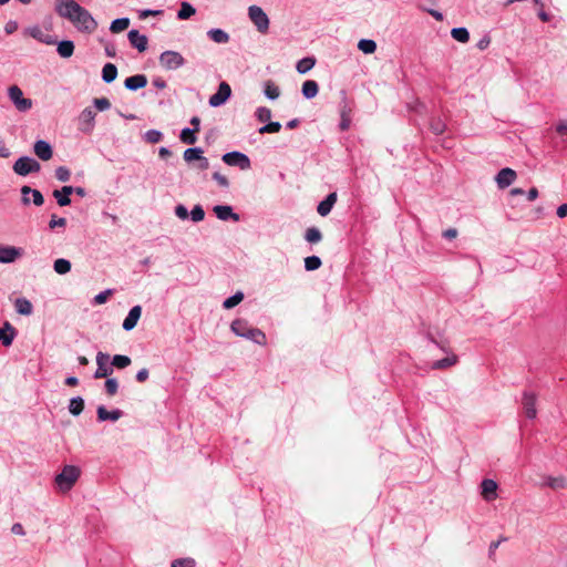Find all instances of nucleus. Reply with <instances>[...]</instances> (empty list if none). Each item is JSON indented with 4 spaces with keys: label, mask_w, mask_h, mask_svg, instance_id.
<instances>
[{
    "label": "nucleus",
    "mask_w": 567,
    "mask_h": 567,
    "mask_svg": "<svg viewBox=\"0 0 567 567\" xmlns=\"http://www.w3.org/2000/svg\"><path fill=\"white\" fill-rule=\"evenodd\" d=\"M202 154L203 150L200 147H190L184 151L183 157L187 163H190L200 158Z\"/></svg>",
    "instance_id": "47"
},
{
    "label": "nucleus",
    "mask_w": 567,
    "mask_h": 567,
    "mask_svg": "<svg viewBox=\"0 0 567 567\" xmlns=\"http://www.w3.org/2000/svg\"><path fill=\"white\" fill-rule=\"evenodd\" d=\"M322 265V261L320 259V257L318 256H309V257H306L305 258V269L307 271H315L317 269H319Z\"/></svg>",
    "instance_id": "45"
},
{
    "label": "nucleus",
    "mask_w": 567,
    "mask_h": 567,
    "mask_svg": "<svg viewBox=\"0 0 567 567\" xmlns=\"http://www.w3.org/2000/svg\"><path fill=\"white\" fill-rule=\"evenodd\" d=\"M522 404L525 410L526 417L533 420L536 417V394L533 392L525 391L522 398Z\"/></svg>",
    "instance_id": "13"
},
{
    "label": "nucleus",
    "mask_w": 567,
    "mask_h": 567,
    "mask_svg": "<svg viewBox=\"0 0 567 567\" xmlns=\"http://www.w3.org/2000/svg\"><path fill=\"white\" fill-rule=\"evenodd\" d=\"M131 358L127 357V355H124V354H115L113 358H112V362H111V365L112 368L115 367L117 369H125L126 367H128L131 364Z\"/></svg>",
    "instance_id": "43"
},
{
    "label": "nucleus",
    "mask_w": 567,
    "mask_h": 567,
    "mask_svg": "<svg viewBox=\"0 0 567 567\" xmlns=\"http://www.w3.org/2000/svg\"><path fill=\"white\" fill-rule=\"evenodd\" d=\"M69 412L74 415V416H78L82 413L83 409H84V400L82 396H75V398H72L70 400V403H69Z\"/></svg>",
    "instance_id": "32"
},
{
    "label": "nucleus",
    "mask_w": 567,
    "mask_h": 567,
    "mask_svg": "<svg viewBox=\"0 0 567 567\" xmlns=\"http://www.w3.org/2000/svg\"><path fill=\"white\" fill-rule=\"evenodd\" d=\"M16 336H17L16 328L9 321H6L2 326V328H0V342L4 347H10L12 344Z\"/></svg>",
    "instance_id": "19"
},
{
    "label": "nucleus",
    "mask_w": 567,
    "mask_h": 567,
    "mask_svg": "<svg viewBox=\"0 0 567 567\" xmlns=\"http://www.w3.org/2000/svg\"><path fill=\"white\" fill-rule=\"evenodd\" d=\"M516 177L517 174L514 169L505 167L497 173L495 181L498 188L504 189L511 186L515 182Z\"/></svg>",
    "instance_id": "12"
},
{
    "label": "nucleus",
    "mask_w": 567,
    "mask_h": 567,
    "mask_svg": "<svg viewBox=\"0 0 567 567\" xmlns=\"http://www.w3.org/2000/svg\"><path fill=\"white\" fill-rule=\"evenodd\" d=\"M231 95L230 85L227 82H220L217 92L209 97V105L218 107L227 102Z\"/></svg>",
    "instance_id": "10"
},
{
    "label": "nucleus",
    "mask_w": 567,
    "mask_h": 567,
    "mask_svg": "<svg viewBox=\"0 0 567 567\" xmlns=\"http://www.w3.org/2000/svg\"><path fill=\"white\" fill-rule=\"evenodd\" d=\"M244 292L243 291H237L236 293H234L233 296L226 298L223 302V307L225 309H231L234 307H236L237 305H239L243 300H244Z\"/></svg>",
    "instance_id": "39"
},
{
    "label": "nucleus",
    "mask_w": 567,
    "mask_h": 567,
    "mask_svg": "<svg viewBox=\"0 0 567 567\" xmlns=\"http://www.w3.org/2000/svg\"><path fill=\"white\" fill-rule=\"evenodd\" d=\"M56 51L61 58L68 59L74 53V43L71 40H62L58 42Z\"/></svg>",
    "instance_id": "30"
},
{
    "label": "nucleus",
    "mask_w": 567,
    "mask_h": 567,
    "mask_svg": "<svg viewBox=\"0 0 567 567\" xmlns=\"http://www.w3.org/2000/svg\"><path fill=\"white\" fill-rule=\"evenodd\" d=\"M105 392L109 396H113L118 391V382L115 378H107L104 383Z\"/></svg>",
    "instance_id": "50"
},
{
    "label": "nucleus",
    "mask_w": 567,
    "mask_h": 567,
    "mask_svg": "<svg viewBox=\"0 0 567 567\" xmlns=\"http://www.w3.org/2000/svg\"><path fill=\"white\" fill-rule=\"evenodd\" d=\"M256 118L261 123H267L271 118V110L267 106H259L255 111Z\"/></svg>",
    "instance_id": "49"
},
{
    "label": "nucleus",
    "mask_w": 567,
    "mask_h": 567,
    "mask_svg": "<svg viewBox=\"0 0 567 567\" xmlns=\"http://www.w3.org/2000/svg\"><path fill=\"white\" fill-rule=\"evenodd\" d=\"M31 194V187L30 186H22L21 187V202L23 205H29L31 203V199L29 198V195Z\"/></svg>",
    "instance_id": "63"
},
{
    "label": "nucleus",
    "mask_w": 567,
    "mask_h": 567,
    "mask_svg": "<svg viewBox=\"0 0 567 567\" xmlns=\"http://www.w3.org/2000/svg\"><path fill=\"white\" fill-rule=\"evenodd\" d=\"M458 359L457 355L454 353L449 354L447 357L436 360L432 363L431 368L433 370H443L450 367H453L457 363Z\"/></svg>",
    "instance_id": "25"
},
{
    "label": "nucleus",
    "mask_w": 567,
    "mask_h": 567,
    "mask_svg": "<svg viewBox=\"0 0 567 567\" xmlns=\"http://www.w3.org/2000/svg\"><path fill=\"white\" fill-rule=\"evenodd\" d=\"M189 217L194 223H199L205 218V210L202 205L197 204L189 212Z\"/></svg>",
    "instance_id": "53"
},
{
    "label": "nucleus",
    "mask_w": 567,
    "mask_h": 567,
    "mask_svg": "<svg viewBox=\"0 0 567 567\" xmlns=\"http://www.w3.org/2000/svg\"><path fill=\"white\" fill-rule=\"evenodd\" d=\"M426 338L430 342H432L433 344L439 347L443 352H445L447 354L452 353L451 348H450V342L446 339L437 340L430 332L426 334Z\"/></svg>",
    "instance_id": "46"
},
{
    "label": "nucleus",
    "mask_w": 567,
    "mask_h": 567,
    "mask_svg": "<svg viewBox=\"0 0 567 567\" xmlns=\"http://www.w3.org/2000/svg\"><path fill=\"white\" fill-rule=\"evenodd\" d=\"M55 178L60 182H69L71 178V172L66 166H59L55 169Z\"/></svg>",
    "instance_id": "54"
},
{
    "label": "nucleus",
    "mask_w": 567,
    "mask_h": 567,
    "mask_svg": "<svg viewBox=\"0 0 567 567\" xmlns=\"http://www.w3.org/2000/svg\"><path fill=\"white\" fill-rule=\"evenodd\" d=\"M73 194L72 186L65 185L60 189L53 190V197L56 199L59 206L64 207L71 204V195Z\"/></svg>",
    "instance_id": "21"
},
{
    "label": "nucleus",
    "mask_w": 567,
    "mask_h": 567,
    "mask_svg": "<svg viewBox=\"0 0 567 567\" xmlns=\"http://www.w3.org/2000/svg\"><path fill=\"white\" fill-rule=\"evenodd\" d=\"M556 132L563 137L567 136V121H559L556 125Z\"/></svg>",
    "instance_id": "64"
},
{
    "label": "nucleus",
    "mask_w": 567,
    "mask_h": 567,
    "mask_svg": "<svg viewBox=\"0 0 567 567\" xmlns=\"http://www.w3.org/2000/svg\"><path fill=\"white\" fill-rule=\"evenodd\" d=\"M281 130V124L279 122H267L265 125L258 128L259 134H272L278 133Z\"/></svg>",
    "instance_id": "48"
},
{
    "label": "nucleus",
    "mask_w": 567,
    "mask_h": 567,
    "mask_svg": "<svg viewBox=\"0 0 567 567\" xmlns=\"http://www.w3.org/2000/svg\"><path fill=\"white\" fill-rule=\"evenodd\" d=\"M342 94H343V97H342V101H341L340 107H339L340 117L351 118V112H352L351 105L347 100L346 93L342 92Z\"/></svg>",
    "instance_id": "52"
},
{
    "label": "nucleus",
    "mask_w": 567,
    "mask_h": 567,
    "mask_svg": "<svg viewBox=\"0 0 567 567\" xmlns=\"http://www.w3.org/2000/svg\"><path fill=\"white\" fill-rule=\"evenodd\" d=\"M216 217L223 221L234 220L239 221L240 216L234 212L233 207L229 205H216L213 208Z\"/></svg>",
    "instance_id": "15"
},
{
    "label": "nucleus",
    "mask_w": 567,
    "mask_h": 567,
    "mask_svg": "<svg viewBox=\"0 0 567 567\" xmlns=\"http://www.w3.org/2000/svg\"><path fill=\"white\" fill-rule=\"evenodd\" d=\"M221 161L226 165L238 167L241 171H247L251 167L250 158L246 154H244L239 151H231V152L225 153L221 156Z\"/></svg>",
    "instance_id": "6"
},
{
    "label": "nucleus",
    "mask_w": 567,
    "mask_h": 567,
    "mask_svg": "<svg viewBox=\"0 0 567 567\" xmlns=\"http://www.w3.org/2000/svg\"><path fill=\"white\" fill-rule=\"evenodd\" d=\"M230 330L240 338L250 340L259 346H265L267 338L264 331L258 328L250 327L248 320L243 318L235 319L230 324Z\"/></svg>",
    "instance_id": "2"
},
{
    "label": "nucleus",
    "mask_w": 567,
    "mask_h": 567,
    "mask_svg": "<svg viewBox=\"0 0 567 567\" xmlns=\"http://www.w3.org/2000/svg\"><path fill=\"white\" fill-rule=\"evenodd\" d=\"M93 104L100 112L106 111L111 107V102L106 97L94 99Z\"/></svg>",
    "instance_id": "55"
},
{
    "label": "nucleus",
    "mask_w": 567,
    "mask_h": 567,
    "mask_svg": "<svg viewBox=\"0 0 567 567\" xmlns=\"http://www.w3.org/2000/svg\"><path fill=\"white\" fill-rule=\"evenodd\" d=\"M130 25V19L124 17V18H118V19H115L111 22L110 24V31L112 33H118V32H122L124 30H126Z\"/></svg>",
    "instance_id": "35"
},
{
    "label": "nucleus",
    "mask_w": 567,
    "mask_h": 567,
    "mask_svg": "<svg viewBox=\"0 0 567 567\" xmlns=\"http://www.w3.org/2000/svg\"><path fill=\"white\" fill-rule=\"evenodd\" d=\"M430 128L435 135H441L446 130V124L441 117H432L430 121Z\"/></svg>",
    "instance_id": "42"
},
{
    "label": "nucleus",
    "mask_w": 567,
    "mask_h": 567,
    "mask_svg": "<svg viewBox=\"0 0 567 567\" xmlns=\"http://www.w3.org/2000/svg\"><path fill=\"white\" fill-rule=\"evenodd\" d=\"M34 154L42 161H49L53 155L52 146L44 140H38L33 146Z\"/></svg>",
    "instance_id": "18"
},
{
    "label": "nucleus",
    "mask_w": 567,
    "mask_h": 567,
    "mask_svg": "<svg viewBox=\"0 0 567 567\" xmlns=\"http://www.w3.org/2000/svg\"><path fill=\"white\" fill-rule=\"evenodd\" d=\"M113 293V290L112 289H106V290H103L101 291L100 293H97L95 297H94V303L96 305H102V303H105L107 298Z\"/></svg>",
    "instance_id": "59"
},
{
    "label": "nucleus",
    "mask_w": 567,
    "mask_h": 567,
    "mask_svg": "<svg viewBox=\"0 0 567 567\" xmlns=\"http://www.w3.org/2000/svg\"><path fill=\"white\" fill-rule=\"evenodd\" d=\"M305 239L310 244H317L322 239V234L317 227H309L305 233Z\"/></svg>",
    "instance_id": "41"
},
{
    "label": "nucleus",
    "mask_w": 567,
    "mask_h": 567,
    "mask_svg": "<svg viewBox=\"0 0 567 567\" xmlns=\"http://www.w3.org/2000/svg\"><path fill=\"white\" fill-rule=\"evenodd\" d=\"M16 311L22 316H30L33 311L32 303L27 298H18L14 301Z\"/></svg>",
    "instance_id": "28"
},
{
    "label": "nucleus",
    "mask_w": 567,
    "mask_h": 567,
    "mask_svg": "<svg viewBox=\"0 0 567 567\" xmlns=\"http://www.w3.org/2000/svg\"><path fill=\"white\" fill-rule=\"evenodd\" d=\"M66 219L64 217H58L56 215H52L49 221L50 229H54L56 227H65Z\"/></svg>",
    "instance_id": "58"
},
{
    "label": "nucleus",
    "mask_w": 567,
    "mask_h": 567,
    "mask_svg": "<svg viewBox=\"0 0 567 567\" xmlns=\"http://www.w3.org/2000/svg\"><path fill=\"white\" fill-rule=\"evenodd\" d=\"M80 468L74 465H65L55 476V483L61 491H70L80 477Z\"/></svg>",
    "instance_id": "3"
},
{
    "label": "nucleus",
    "mask_w": 567,
    "mask_h": 567,
    "mask_svg": "<svg viewBox=\"0 0 567 567\" xmlns=\"http://www.w3.org/2000/svg\"><path fill=\"white\" fill-rule=\"evenodd\" d=\"M212 178L221 187V188H228L229 187V181L228 178L220 174L219 172H215L212 175Z\"/></svg>",
    "instance_id": "57"
},
{
    "label": "nucleus",
    "mask_w": 567,
    "mask_h": 567,
    "mask_svg": "<svg viewBox=\"0 0 567 567\" xmlns=\"http://www.w3.org/2000/svg\"><path fill=\"white\" fill-rule=\"evenodd\" d=\"M482 496L485 501L491 502L497 497V483L494 480L485 478L482 481Z\"/></svg>",
    "instance_id": "20"
},
{
    "label": "nucleus",
    "mask_w": 567,
    "mask_h": 567,
    "mask_svg": "<svg viewBox=\"0 0 567 567\" xmlns=\"http://www.w3.org/2000/svg\"><path fill=\"white\" fill-rule=\"evenodd\" d=\"M262 86L264 94L267 99L274 101L280 96V89L272 80L265 81Z\"/></svg>",
    "instance_id": "26"
},
{
    "label": "nucleus",
    "mask_w": 567,
    "mask_h": 567,
    "mask_svg": "<svg viewBox=\"0 0 567 567\" xmlns=\"http://www.w3.org/2000/svg\"><path fill=\"white\" fill-rule=\"evenodd\" d=\"M53 269L59 275H65L71 270V262L68 259L59 258L54 261Z\"/></svg>",
    "instance_id": "40"
},
{
    "label": "nucleus",
    "mask_w": 567,
    "mask_h": 567,
    "mask_svg": "<svg viewBox=\"0 0 567 567\" xmlns=\"http://www.w3.org/2000/svg\"><path fill=\"white\" fill-rule=\"evenodd\" d=\"M130 44L138 52H144L147 49L148 39L146 35L141 34L137 30L132 29L127 33Z\"/></svg>",
    "instance_id": "14"
},
{
    "label": "nucleus",
    "mask_w": 567,
    "mask_h": 567,
    "mask_svg": "<svg viewBox=\"0 0 567 567\" xmlns=\"http://www.w3.org/2000/svg\"><path fill=\"white\" fill-rule=\"evenodd\" d=\"M21 255V250L11 246L0 245V262L8 264L16 260Z\"/></svg>",
    "instance_id": "24"
},
{
    "label": "nucleus",
    "mask_w": 567,
    "mask_h": 567,
    "mask_svg": "<svg viewBox=\"0 0 567 567\" xmlns=\"http://www.w3.org/2000/svg\"><path fill=\"white\" fill-rule=\"evenodd\" d=\"M174 212H175V215L182 220H185L189 217V212L187 210L186 206L183 204H178L177 206H175Z\"/></svg>",
    "instance_id": "60"
},
{
    "label": "nucleus",
    "mask_w": 567,
    "mask_h": 567,
    "mask_svg": "<svg viewBox=\"0 0 567 567\" xmlns=\"http://www.w3.org/2000/svg\"><path fill=\"white\" fill-rule=\"evenodd\" d=\"M163 14V10H153V9H143V10H140L138 11V18L140 19H146L147 17H156V16H162Z\"/></svg>",
    "instance_id": "61"
},
{
    "label": "nucleus",
    "mask_w": 567,
    "mask_h": 567,
    "mask_svg": "<svg viewBox=\"0 0 567 567\" xmlns=\"http://www.w3.org/2000/svg\"><path fill=\"white\" fill-rule=\"evenodd\" d=\"M195 560L190 557L178 558L172 563V567H194Z\"/></svg>",
    "instance_id": "56"
},
{
    "label": "nucleus",
    "mask_w": 567,
    "mask_h": 567,
    "mask_svg": "<svg viewBox=\"0 0 567 567\" xmlns=\"http://www.w3.org/2000/svg\"><path fill=\"white\" fill-rule=\"evenodd\" d=\"M195 133V130L185 127L181 131L179 138L185 144H195L197 141Z\"/></svg>",
    "instance_id": "44"
},
{
    "label": "nucleus",
    "mask_w": 567,
    "mask_h": 567,
    "mask_svg": "<svg viewBox=\"0 0 567 567\" xmlns=\"http://www.w3.org/2000/svg\"><path fill=\"white\" fill-rule=\"evenodd\" d=\"M32 202L35 206H41L44 203L42 193L38 189L31 188Z\"/></svg>",
    "instance_id": "62"
},
{
    "label": "nucleus",
    "mask_w": 567,
    "mask_h": 567,
    "mask_svg": "<svg viewBox=\"0 0 567 567\" xmlns=\"http://www.w3.org/2000/svg\"><path fill=\"white\" fill-rule=\"evenodd\" d=\"M451 35L454 40L461 43H466L470 40V32L464 27L453 28L451 30Z\"/></svg>",
    "instance_id": "36"
},
{
    "label": "nucleus",
    "mask_w": 567,
    "mask_h": 567,
    "mask_svg": "<svg viewBox=\"0 0 567 567\" xmlns=\"http://www.w3.org/2000/svg\"><path fill=\"white\" fill-rule=\"evenodd\" d=\"M96 416L99 422H116L123 416V411L120 409H114L112 411H107L104 405H100L96 409Z\"/></svg>",
    "instance_id": "17"
},
{
    "label": "nucleus",
    "mask_w": 567,
    "mask_h": 567,
    "mask_svg": "<svg viewBox=\"0 0 567 567\" xmlns=\"http://www.w3.org/2000/svg\"><path fill=\"white\" fill-rule=\"evenodd\" d=\"M55 12L69 20L80 32L92 33L97 28V22L92 14L75 0H56Z\"/></svg>",
    "instance_id": "1"
},
{
    "label": "nucleus",
    "mask_w": 567,
    "mask_h": 567,
    "mask_svg": "<svg viewBox=\"0 0 567 567\" xmlns=\"http://www.w3.org/2000/svg\"><path fill=\"white\" fill-rule=\"evenodd\" d=\"M248 17L255 24L258 32L265 34L269 30V18L266 12L258 6H250L248 8Z\"/></svg>",
    "instance_id": "5"
},
{
    "label": "nucleus",
    "mask_w": 567,
    "mask_h": 567,
    "mask_svg": "<svg viewBox=\"0 0 567 567\" xmlns=\"http://www.w3.org/2000/svg\"><path fill=\"white\" fill-rule=\"evenodd\" d=\"M358 49L365 54H372L377 50V43L371 39H361L358 42Z\"/></svg>",
    "instance_id": "37"
},
{
    "label": "nucleus",
    "mask_w": 567,
    "mask_h": 567,
    "mask_svg": "<svg viewBox=\"0 0 567 567\" xmlns=\"http://www.w3.org/2000/svg\"><path fill=\"white\" fill-rule=\"evenodd\" d=\"M196 12L195 8L187 1L181 3V9L177 12V19L187 20Z\"/></svg>",
    "instance_id": "34"
},
{
    "label": "nucleus",
    "mask_w": 567,
    "mask_h": 567,
    "mask_svg": "<svg viewBox=\"0 0 567 567\" xmlns=\"http://www.w3.org/2000/svg\"><path fill=\"white\" fill-rule=\"evenodd\" d=\"M95 112L85 107L79 116V130L84 134H91L95 126Z\"/></svg>",
    "instance_id": "9"
},
{
    "label": "nucleus",
    "mask_w": 567,
    "mask_h": 567,
    "mask_svg": "<svg viewBox=\"0 0 567 567\" xmlns=\"http://www.w3.org/2000/svg\"><path fill=\"white\" fill-rule=\"evenodd\" d=\"M158 60L159 64L166 70H177L186 63V60L179 52L172 50L162 52Z\"/></svg>",
    "instance_id": "7"
},
{
    "label": "nucleus",
    "mask_w": 567,
    "mask_h": 567,
    "mask_svg": "<svg viewBox=\"0 0 567 567\" xmlns=\"http://www.w3.org/2000/svg\"><path fill=\"white\" fill-rule=\"evenodd\" d=\"M319 91V85L313 80H307L302 83L301 93L305 99L310 100L313 99Z\"/></svg>",
    "instance_id": "27"
},
{
    "label": "nucleus",
    "mask_w": 567,
    "mask_h": 567,
    "mask_svg": "<svg viewBox=\"0 0 567 567\" xmlns=\"http://www.w3.org/2000/svg\"><path fill=\"white\" fill-rule=\"evenodd\" d=\"M110 355L104 352H97L96 354V364L97 369L95 370L93 377L94 379H103L107 378L113 373V368L109 364Z\"/></svg>",
    "instance_id": "11"
},
{
    "label": "nucleus",
    "mask_w": 567,
    "mask_h": 567,
    "mask_svg": "<svg viewBox=\"0 0 567 567\" xmlns=\"http://www.w3.org/2000/svg\"><path fill=\"white\" fill-rule=\"evenodd\" d=\"M144 138L146 142L151 143V144H155V143H158L162 141L163 138V133L158 130H148L146 131V133L144 134Z\"/></svg>",
    "instance_id": "51"
},
{
    "label": "nucleus",
    "mask_w": 567,
    "mask_h": 567,
    "mask_svg": "<svg viewBox=\"0 0 567 567\" xmlns=\"http://www.w3.org/2000/svg\"><path fill=\"white\" fill-rule=\"evenodd\" d=\"M337 202V193H330L327 197L319 203L317 206V212L320 216L324 217L330 214L334 204Z\"/></svg>",
    "instance_id": "23"
},
{
    "label": "nucleus",
    "mask_w": 567,
    "mask_h": 567,
    "mask_svg": "<svg viewBox=\"0 0 567 567\" xmlns=\"http://www.w3.org/2000/svg\"><path fill=\"white\" fill-rule=\"evenodd\" d=\"M117 78V68L113 63H106L102 69V80L105 83H112Z\"/></svg>",
    "instance_id": "31"
},
{
    "label": "nucleus",
    "mask_w": 567,
    "mask_h": 567,
    "mask_svg": "<svg viewBox=\"0 0 567 567\" xmlns=\"http://www.w3.org/2000/svg\"><path fill=\"white\" fill-rule=\"evenodd\" d=\"M315 58H303L297 62L296 69L300 74H305L315 66Z\"/></svg>",
    "instance_id": "38"
},
{
    "label": "nucleus",
    "mask_w": 567,
    "mask_h": 567,
    "mask_svg": "<svg viewBox=\"0 0 567 567\" xmlns=\"http://www.w3.org/2000/svg\"><path fill=\"white\" fill-rule=\"evenodd\" d=\"M30 35L45 44L56 43V40L52 35L43 34L41 29L38 27H34L33 29L30 30Z\"/></svg>",
    "instance_id": "33"
},
{
    "label": "nucleus",
    "mask_w": 567,
    "mask_h": 567,
    "mask_svg": "<svg viewBox=\"0 0 567 567\" xmlns=\"http://www.w3.org/2000/svg\"><path fill=\"white\" fill-rule=\"evenodd\" d=\"M147 84V78L145 74H135L132 76H128L124 81L125 89L130 91H137L140 89L145 87Z\"/></svg>",
    "instance_id": "22"
},
{
    "label": "nucleus",
    "mask_w": 567,
    "mask_h": 567,
    "mask_svg": "<svg viewBox=\"0 0 567 567\" xmlns=\"http://www.w3.org/2000/svg\"><path fill=\"white\" fill-rule=\"evenodd\" d=\"M141 315H142V307L140 305L132 307L131 310L128 311L126 318L123 321V324H122L123 329L125 331L133 330L136 327V324L141 318Z\"/></svg>",
    "instance_id": "16"
},
{
    "label": "nucleus",
    "mask_w": 567,
    "mask_h": 567,
    "mask_svg": "<svg viewBox=\"0 0 567 567\" xmlns=\"http://www.w3.org/2000/svg\"><path fill=\"white\" fill-rule=\"evenodd\" d=\"M40 163L30 156H21L13 164V172L20 176H27L32 173H39Z\"/></svg>",
    "instance_id": "4"
},
{
    "label": "nucleus",
    "mask_w": 567,
    "mask_h": 567,
    "mask_svg": "<svg viewBox=\"0 0 567 567\" xmlns=\"http://www.w3.org/2000/svg\"><path fill=\"white\" fill-rule=\"evenodd\" d=\"M207 37L219 44H225L229 41V34L223 29L214 28L208 30Z\"/></svg>",
    "instance_id": "29"
},
{
    "label": "nucleus",
    "mask_w": 567,
    "mask_h": 567,
    "mask_svg": "<svg viewBox=\"0 0 567 567\" xmlns=\"http://www.w3.org/2000/svg\"><path fill=\"white\" fill-rule=\"evenodd\" d=\"M8 96L19 112H27L32 107V100L24 97L22 90L18 85L8 89Z\"/></svg>",
    "instance_id": "8"
}]
</instances>
